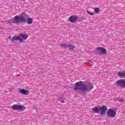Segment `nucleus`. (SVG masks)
<instances>
[{
	"label": "nucleus",
	"instance_id": "nucleus-1",
	"mask_svg": "<svg viewBox=\"0 0 125 125\" xmlns=\"http://www.w3.org/2000/svg\"><path fill=\"white\" fill-rule=\"evenodd\" d=\"M93 88V85L90 82H78L76 83V86L74 88L75 92L80 94H85L86 91Z\"/></svg>",
	"mask_w": 125,
	"mask_h": 125
},
{
	"label": "nucleus",
	"instance_id": "nucleus-2",
	"mask_svg": "<svg viewBox=\"0 0 125 125\" xmlns=\"http://www.w3.org/2000/svg\"><path fill=\"white\" fill-rule=\"evenodd\" d=\"M28 17H29V16H28V15L25 14V13H22L21 14V16H16L15 17V19L13 18L12 19H11L10 20V22L11 23H24L25 22H26V20H27V19H28Z\"/></svg>",
	"mask_w": 125,
	"mask_h": 125
},
{
	"label": "nucleus",
	"instance_id": "nucleus-3",
	"mask_svg": "<svg viewBox=\"0 0 125 125\" xmlns=\"http://www.w3.org/2000/svg\"><path fill=\"white\" fill-rule=\"evenodd\" d=\"M107 108L106 106H95L93 108L92 111L94 112V113H95L96 114L98 113L99 112H100L101 115H104L105 114V112L107 111Z\"/></svg>",
	"mask_w": 125,
	"mask_h": 125
},
{
	"label": "nucleus",
	"instance_id": "nucleus-4",
	"mask_svg": "<svg viewBox=\"0 0 125 125\" xmlns=\"http://www.w3.org/2000/svg\"><path fill=\"white\" fill-rule=\"evenodd\" d=\"M28 36L27 34H20L19 36L14 37L11 39L12 42H15V41H20V42H23V40H26L28 39Z\"/></svg>",
	"mask_w": 125,
	"mask_h": 125
},
{
	"label": "nucleus",
	"instance_id": "nucleus-5",
	"mask_svg": "<svg viewBox=\"0 0 125 125\" xmlns=\"http://www.w3.org/2000/svg\"><path fill=\"white\" fill-rule=\"evenodd\" d=\"M117 115V111L112 108H109L107 112V116L108 118H115Z\"/></svg>",
	"mask_w": 125,
	"mask_h": 125
},
{
	"label": "nucleus",
	"instance_id": "nucleus-6",
	"mask_svg": "<svg viewBox=\"0 0 125 125\" xmlns=\"http://www.w3.org/2000/svg\"><path fill=\"white\" fill-rule=\"evenodd\" d=\"M12 108L13 110H17V111H24L26 109L25 106L17 104L13 105Z\"/></svg>",
	"mask_w": 125,
	"mask_h": 125
},
{
	"label": "nucleus",
	"instance_id": "nucleus-7",
	"mask_svg": "<svg viewBox=\"0 0 125 125\" xmlns=\"http://www.w3.org/2000/svg\"><path fill=\"white\" fill-rule=\"evenodd\" d=\"M116 85L118 86H120L121 87H125V79H121L119 80L116 82Z\"/></svg>",
	"mask_w": 125,
	"mask_h": 125
},
{
	"label": "nucleus",
	"instance_id": "nucleus-8",
	"mask_svg": "<svg viewBox=\"0 0 125 125\" xmlns=\"http://www.w3.org/2000/svg\"><path fill=\"white\" fill-rule=\"evenodd\" d=\"M97 50L99 51V55H101L102 54L104 55L107 53V50L104 48L103 47H99L97 48Z\"/></svg>",
	"mask_w": 125,
	"mask_h": 125
},
{
	"label": "nucleus",
	"instance_id": "nucleus-9",
	"mask_svg": "<svg viewBox=\"0 0 125 125\" xmlns=\"http://www.w3.org/2000/svg\"><path fill=\"white\" fill-rule=\"evenodd\" d=\"M78 20V17L77 16H72L69 17V21L72 23H74V22H76Z\"/></svg>",
	"mask_w": 125,
	"mask_h": 125
},
{
	"label": "nucleus",
	"instance_id": "nucleus-10",
	"mask_svg": "<svg viewBox=\"0 0 125 125\" xmlns=\"http://www.w3.org/2000/svg\"><path fill=\"white\" fill-rule=\"evenodd\" d=\"M19 92L20 93H21V94H24V95H27V94H29V91L24 89H20Z\"/></svg>",
	"mask_w": 125,
	"mask_h": 125
},
{
	"label": "nucleus",
	"instance_id": "nucleus-11",
	"mask_svg": "<svg viewBox=\"0 0 125 125\" xmlns=\"http://www.w3.org/2000/svg\"><path fill=\"white\" fill-rule=\"evenodd\" d=\"M118 76L120 78H125V71L119 72L118 73Z\"/></svg>",
	"mask_w": 125,
	"mask_h": 125
},
{
	"label": "nucleus",
	"instance_id": "nucleus-12",
	"mask_svg": "<svg viewBox=\"0 0 125 125\" xmlns=\"http://www.w3.org/2000/svg\"><path fill=\"white\" fill-rule=\"evenodd\" d=\"M68 47H69L70 50H73V49L76 48V46L73 44H69L68 45Z\"/></svg>",
	"mask_w": 125,
	"mask_h": 125
},
{
	"label": "nucleus",
	"instance_id": "nucleus-13",
	"mask_svg": "<svg viewBox=\"0 0 125 125\" xmlns=\"http://www.w3.org/2000/svg\"><path fill=\"white\" fill-rule=\"evenodd\" d=\"M69 44L63 43L61 44L60 46L61 47H62L63 48H67L68 47Z\"/></svg>",
	"mask_w": 125,
	"mask_h": 125
},
{
	"label": "nucleus",
	"instance_id": "nucleus-14",
	"mask_svg": "<svg viewBox=\"0 0 125 125\" xmlns=\"http://www.w3.org/2000/svg\"><path fill=\"white\" fill-rule=\"evenodd\" d=\"M27 24H32L33 23V19L28 18L27 21Z\"/></svg>",
	"mask_w": 125,
	"mask_h": 125
},
{
	"label": "nucleus",
	"instance_id": "nucleus-15",
	"mask_svg": "<svg viewBox=\"0 0 125 125\" xmlns=\"http://www.w3.org/2000/svg\"><path fill=\"white\" fill-rule=\"evenodd\" d=\"M94 11H95V13H99V11H100V10H99V8H95Z\"/></svg>",
	"mask_w": 125,
	"mask_h": 125
},
{
	"label": "nucleus",
	"instance_id": "nucleus-16",
	"mask_svg": "<svg viewBox=\"0 0 125 125\" xmlns=\"http://www.w3.org/2000/svg\"><path fill=\"white\" fill-rule=\"evenodd\" d=\"M87 13H88V14H89L90 15H93V14H94V12H90L88 11H87Z\"/></svg>",
	"mask_w": 125,
	"mask_h": 125
},
{
	"label": "nucleus",
	"instance_id": "nucleus-17",
	"mask_svg": "<svg viewBox=\"0 0 125 125\" xmlns=\"http://www.w3.org/2000/svg\"><path fill=\"white\" fill-rule=\"evenodd\" d=\"M119 101H121L122 102H123V101H124V100H123V99H120V100H119Z\"/></svg>",
	"mask_w": 125,
	"mask_h": 125
},
{
	"label": "nucleus",
	"instance_id": "nucleus-18",
	"mask_svg": "<svg viewBox=\"0 0 125 125\" xmlns=\"http://www.w3.org/2000/svg\"><path fill=\"white\" fill-rule=\"evenodd\" d=\"M61 103H64V101H61Z\"/></svg>",
	"mask_w": 125,
	"mask_h": 125
}]
</instances>
